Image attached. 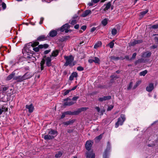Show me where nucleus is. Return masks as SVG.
I'll return each instance as SVG.
<instances>
[{
    "label": "nucleus",
    "mask_w": 158,
    "mask_h": 158,
    "mask_svg": "<svg viewBox=\"0 0 158 158\" xmlns=\"http://www.w3.org/2000/svg\"><path fill=\"white\" fill-rule=\"evenodd\" d=\"M64 57L66 60V62L64 64V65L65 66H67L69 65L70 66L72 62L74 60V57L72 55H70L68 56H65Z\"/></svg>",
    "instance_id": "1"
},
{
    "label": "nucleus",
    "mask_w": 158,
    "mask_h": 158,
    "mask_svg": "<svg viewBox=\"0 0 158 158\" xmlns=\"http://www.w3.org/2000/svg\"><path fill=\"white\" fill-rule=\"evenodd\" d=\"M125 120V117L124 115L121 114L120 115V117L118 118V121L115 123V127L116 128L118 127L119 125H122Z\"/></svg>",
    "instance_id": "2"
},
{
    "label": "nucleus",
    "mask_w": 158,
    "mask_h": 158,
    "mask_svg": "<svg viewBox=\"0 0 158 158\" xmlns=\"http://www.w3.org/2000/svg\"><path fill=\"white\" fill-rule=\"evenodd\" d=\"M86 156L87 158H95V154L93 152L91 149H87Z\"/></svg>",
    "instance_id": "3"
},
{
    "label": "nucleus",
    "mask_w": 158,
    "mask_h": 158,
    "mask_svg": "<svg viewBox=\"0 0 158 158\" xmlns=\"http://www.w3.org/2000/svg\"><path fill=\"white\" fill-rule=\"evenodd\" d=\"M13 79L18 82H21L24 80V77H23V76L15 77L13 78Z\"/></svg>",
    "instance_id": "4"
},
{
    "label": "nucleus",
    "mask_w": 158,
    "mask_h": 158,
    "mask_svg": "<svg viewBox=\"0 0 158 158\" xmlns=\"http://www.w3.org/2000/svg\"><path fill=\"white\" fill-rule=\"evenodd\" d=\"M111 98V96H107L99 98H98V100L100 102H102L103 101L110 100Z\"/></svg>",
    "instance_id": "5"
},
{
    "label": "nucleus",
    "mask_w": 158,
    "mask_h": 158,
    "mask_svg": "<svg viewBox=\"0 0 158 158\" xmlns=\"http://www.w3.org/2000/svg\"><path fill=\"white\" fill-rule=\"evenodd\" d=\"M143 42V40H135L131 42L130 43V45L131 46H134L136 44H139Z\"/></svg>",
    "instance_id": "6"
},
{
    "label": "nucleus",
    "mask_w": 158,
    "mask_h": 158,
    "mask_svg": "<svg viewBox=\"0 0 158 158\" xmlns=\"http://www.w3.org/2000/svg\"><path fill=\"white\" fill-rule=\"evenodd\" d=\"M154 88V84L152 83H150L146 88V90L148 92H150Z\"/></svg>",
    "instance_id": "7"
},
{
    "label": "nucleus",
    "mask_w": 158,
    "mask_h": 158,
    "mask_svg": "<svg viewBox=\"0 0 158 158\" xmlns=\"http://www.w3.org/2000/svg\"><path fill=\"white\" fill-rule=\"evenodd\" d=\"M26 108L28 110V112L30 113H32L34 109V107L32 104H31L30 105H27L26 106Z\"/></svg>",
    "instance_id": "8"
},
{
    "label": "nucleus",
    "mask_w": 158,
    "mask_h": 158,
    "mask_svg": "<svg viewBox=\"0 0 158 158\" xmlns=\"http://www.w3.org/2000/svg\"><path fill=\"white\" fill-rule=\"evenodd\" d=\"M45 61L47 66L48 67L51 66L52 65L51 59L50 57H47L45 58Z\"/></svg>",
    "instance_id": "9"
},
{
    "label": "nucleus",
    "mask_w": 158,
    "mask_h": 158,
    "mask_svg": "<svg viewBox=\"0 0 158 158\" xmlns=\"http://www.w3.org/2000/svg\"><path fill=\"white\" fill-rule=\"evenodd\" d=\"M75 121V119L70 120L64 122L63 124L66 126L72 124Z\"/></svg>",
    "instance_id": "10"
},
{
    "label": "nucleus",
    "mask_w": 158,
    "mask_h": 158,
    "mask_svg": "<svg viewBox=\"0 0 158 158\" xmlns=\"http://www.w3.org/2000/svg\"><path fill=\"white\" fill-rule=\"evenodd\" d=\"M151 52L148 51L146 52H144L142 55V56L143 57L148 58L151 56Z\"/></svg>",
    "instance_id": "11"
},
{
    "label": "nucleus",
    "mask_w": 158,
    "mask_h": 158,
    "mask_svg": "<svg viewBox=\"0 0 158 158\" xmlns=\"http://www.w3.org/2000/svg\"><path fill=\"white\" fill-rule=\"evenodd\" d=\"M69 28V26L68 24H65L64 25L62 26L60 28V30L61 32H63L66 29H68Z\"/></svg>",
    "instance_id": "12"
},
{
    "label": "nucleus",
    "mask_w": 158,
    "mask_h": 158,
    "mask_svg": "<svg viewBox=\"0 0 158 158\" xmlns=\"http://www.w3.org/2000/svg\"><path fill=\"white\" fill-rule=\"evenodd\" d=\"M48 134L53 136L54 138L57 135V132L54 130L51 129L48 132Z\"/></svg>",
    "instance_id": "13"
},
{
    "label": "nucleus",
    "mask_w": 158,
    "mask_h": 158,
    "mask_svg": "<svg viewBox=\"0 0 158 158\" xmlns=\"http://www.w3.org/2000/svg\"><path fill=\"white\" fill-rule=\"evenodd\" d=\"M23 76L24 77V80H25L31 77L32 76V75L30 73L27 72L25 73Z\"/></svg>",
    "instance_id": "14"
},
{
    "label": "nucleus",
    "mask_w": 158,
    "mask_h": 158,
    "mask_svg": "<svg viewBox=\"0 0 158 158\" xmlns=\"http://www.w3.org/2000/svg\"><path fill=\"white\" fill-rule=\"evenodd\" d=\"M91 13V11L89 10H86L81 15V16L82 17H85L89 14Z\"/></svg>",
    "instance_id": "15"
},
{
    "label": "nucleus",
    "mask_w": 158,
    "mask_h": 158,
    "mask_svg": "<svg viewBox=\"0 0 158 158\" xmlns=\"http://www.w3.org/2000/svg\"><path fill=\"white\" fill-rule=\"evenodd\" d=\"M93 143L91 141L89 140L87 141L85 145V148H90L92 145Z\"/></svg>",
    "instance_id": "16"
},
{
    "label": "nucleus",
    "mask_w": 158,
    "mask_h": 158,
    "mask_svg": "<svg viewBox=\"0 0 158 158\" xmlns=\"http://www.w3.org/2000/svg\"><path fill=\"white\" fill-rule=\"evenodd\" d=\"M15 74V72H13L11 74H10L9 76H8L6 78V80L7 81H9L12 79L14 77Z\"/></svg>",
    "instance_id": "17"
},
{
    "label": "nucleus",
    "mask_w": 158,
    "mask_h": 158,
    "mask_svg": "<svg viewBox=\"0 0 158 158\" xmlns=\"http://www.w3.org/2000/svg\"><path fill=\"white\" fill-rule=\"evenodd\" d=\"M44 138L45 140H50L54 138L53 136L51 135L48 134L44 135Z\"/></svg>",
    "instance_id": "18"
},
{
    "label": "nucleus",
    "mask_w": 158,
    "mask_h": 158,
    "mask_svg": "<svg viewBox=\"0 0 158 158\" xmlns=\"http://www.w3.org/2000/svg\"><path fill=\"white\" fill-rule=\"evenodd\" d=\"M76 102H73L72 101H69V102H65L63 104V106H70L73 105L74 103H75Z\"/></svg>",
    "instance_id": "19"
},
{
    "label": "nucleus",
    "mask_w": 158,
    "mask_h": 158,
    "mask_svg": "<svg viewBox=\"0 0 158 158\" xmlns=\"http://www.w3.org/2000/svg\"><path fill=\"white\" fill-rule=\"evenodd\" d=\"M57 34V31L55 30L52 31L49 33V35L51 37L56 36Z\"/></svg>",
    "instance_id": "20"
},
{
    "label": "nucleus",
    "mask_w": 158,
    "mask_h": 158,
    "mask_svg": "<svg viewBox=\"0 0 158 158\" xmlns=\"http://www.w3.org/2000/svg\"><path fill=\"white\" fill-rule=\"evenodd\" d=\"M45 60L44 59H43L41 61L40 63V65L41 66V70H42L44 69V65L45 64Z\"/></svg>",
    "instance_id": "21"
},
{
    "label": "nucleus",
    "mask_w": 158,
    "mask_h": 158,
    "mask_svg": "<svg viewBox=\"0 0 158 158\" xmlns=\"http://www.w3.org/2000/svg\"><path fill=\"white\" fill-rule=\"evenodd\" d=\"M78 17H75L73 18L72 21L70 23L72 25L75 24L77 22Z\"/></svg>",
    "instance_id": "22"
},
{
    "label": "nucleus",
    "mask_w": 158,
    "mask_h": 158,
    "mask_svg": "<svg viewBox=\"0 0 158 158\" xmlns=\"http://www.w3.org/2000/svg\"><path fill=\"white\" fill-rule=\"evenodd\" d=\"M105 5H106V7L104 8V10L105 11H106L108 10L111 6V2H108L107 3L106 5L105 4Z\"/></svg>",
    "instance_id": "23"
},
{
    "label": "nucleus",
    "mask_w": 158,
    "mask_h": 158,
    "mask_svg": "<svg viewBox=\"0 0 158 158\" xmlns=\"http://www.w3.org/2000/svg\"><path fill=\"white\" fill-rule=\"evenodd\" d=\"M46 38V37L44 35H42L39 36L37 39V40L39 41L44 40Z\"/></svg>",
    "instance_id": "24"
},
{
    "label": "nucleus",
    "mask_w": 158,
    "mask_h": 158,
    "mask_svg": "<svg viewBox=\"0 0 158 158\" xmlns=\"http://www.w3.org/2000/svg\"><path fill=\"white\" fill-rule=\"evenodd\" d=\"M102 134H101L99 136L96 137L95 138V140L96 142H98L102 138Z\"/></svg>",
    "instance_id": "25"
},
{
    "label": "nucleus",
    "mask_w": 158,
    "mask_h": 158,
    "mask_svg": "<svg viewBox=\"0 0 158 158\" xmlns=\"http://www.w3.org/2000/svg\"><path fill=\"white\" fill-rule=\"evenodd\" d=\"M48 46L49 45L47 44H44L43 45L40 44L38 46L39 48L40 49L43 48H48Z\"/></svg>",
    "instance_id": "26"
},
{
    "label": "nucleus",
    "mask_w": 158,
    "mask_h": 158,
    "mask_svg": "<svg viewBox=\"0 0 158 158\" xmlns=\"http://www.w3.org/2000/svg\"><path fill=\"white\" fill-rule=\"evenodd\" d=\"M59 51L57 50H56L55 51H53L51 55V56H56L58 54Z\"/></svg>",
    "instance_id": "27"
},
{
    "label": "nucleus",
    "mask_w": 158,
    "mask_h": 158,
    "mask_svg": "<svg viewBox=\"0 0 158 158\" xmlns=\"http://www.w3.org/2000/svg\"><path fill=\"white\" fill-rule=\"evenodd\" d=\"M102 45V43L101 42H98L94 46V48H97L100 47Z\"/></svg>",
    "instance_id": "28"
},
{
    "label": "nucleus",
    "mask_w": 158,
    "mask_h": 158,
    "mask_svg": "<svg viewBox=\"0 0 158 158\" xmlns=\"http://www.w3.org/2000/svg\"><path fill=\"white\" fill-rule=\"evenodd\" d=\"M143 59H138L135 62V64L137 65L138 64L143 62Z\"/></svg>",
    "instance_id": "29"
},
{
    "label": "nucleus",
    "mask_w": 158,
    "mask_h": 158,
    "mask_svg": "<svg viewBox=\"0 0 158 158\" xmlns=\"http://www.w3.org/2000/svg\"><path fill=\"white\" fill-rule=\"evenodd\" d=\"M63 153L61 152H58L56 153V154L55 155V157L56 158H58L60 157L61 156Z\"/></svg>",
    "instance_id": "30"
},
{
    "label": "nucleus",
    "mask_w": 158,
    "mask_h": 158,
    "mask_svg": "<svg viewBox=\"0 0 158 158\" xmlns=\"http://www.w3.org/2000/svg\"><path fill=\"white\" fill-rule=\"evenodd\" d=\"M147 70H145L144 71L141 72L139 73V75L141 76H144L147 73Z\"/></svg>",
    "instance_id": "31"
},
{
    "label": "nucleus",
    "mask_w": 158,
    "mask_h": 158,
    "mask_svg": "<svg viewBox=\"0 0 158 158\" xmlns=\"http://www.w3.org/2000/svg\"><path fill=\"white\" fill-rule=\"evenodd\" d=\"M110 58L111 60H119V57H117L114 56H111Z\"/></svg>",
    "instance_id": "32"
},
{
    "label": "nucleus",
    "mask_w": 158,
    "mask_h": 158,
    "mask_svg": "<svg viewBox=\"0 0 158 158\" xmlns=\"http://www.w3.org/2000/svg\"><path fill=\"white\" fill-rule=\"evenodd\" d=\"M114 40H113L112 41L110 42L108 44L110 48H112L114 46Z\"/></svg>",
    "instance_id": "33"
},
{
    "label": "nucleus",
    "mask_w": 158,
    "mask_h": 158,
    "mask_svg": "<svg viewBox=\"0 0 158 158\" xmlns=\"http://www.w3.org/2000/svg\"><path fill=\"white\" fill-rule=\"evenodd\" d=\"M141 81H137L135 84V85H134L133 87V89H135L141 83Z\"/></svg>",
    "instance_id": "34"
},
{
    "label": "nucleus",
    "mask_w": 158,
    "mask_h": 158,
    "mask_svg": "<svg viewBox=\"0 0 158 158\" xmlns=\"http://www.w3.org/2000/svg\"><path fill=\"white\" fill-rule=\"evenodd\" d=\"M117 33V31L115 28H113L112 29L111 31L112 34L113 35H115Z\"/></svg>",
    "instance_id": "35"
},
{
    "label": "nucleus",
    "mask_w": 158,
    "mask_h": 158,
    "mask_svg": "<svg viewBox=\"0 0 158 158\" xmlns=\"http://www.w3.org/2000/svg\"><path fill=\"white\" fill-rule=\"evenodd\" d=\"M94 62L98 64L99 63L100 60L97 57H95L94 59Z\"/></svg>",
    "instance_id": "36"
},
{
    "label": "nucleus",
    "mask_w": 158,
    "mask_h": 158,
    "mask_svg": "<svg viewBox=\"0 0 158 158\" xmlns=\"http://www.w3.org/2000/svg\"><path fill=\"white\" fill-rule=\"evenodd\" d=\"M1 109L2 112L3 111L6 112L8 111V108L5 106H2Z\"/></svg>",
    "instance_id": "37"
},
{
    "label": "nucleus",
    "mask_w": 158,
    "mask_h": 158,
    "mask_svg": "<svg viewBox=\"0 0 158 158\" xmlns=\"http://www.w3.org/2000/svg\"><path fill=\"white\" fill-rule=\"evenodd\" d=\"M148 11V9H146L145 11L140 12V14L142 16H143L145 15Z\"/></svg>",
    "instance_id": "38"
},
{
    "label": "nucleus",
    "mask_w": 158,
    "mask_h": 158,
    "mask_svg": "<svg viewBox=\"0 0 158 158\" xmlns=\"http://www.w3.org/2000/svg\"><path fill=\"white\" fill-rule=\"evenodd\" d=\"M39 44V42H34L33 43H32L31 44V46L32 47H35L37 45H38Z\"/></svg>",
    "instance_id": "39"
},
{
    "label": "nucleus",
    "mask_w": 158,
    "mask_h": 158,
    "mask_svg": "<svg viewBox=\"0 0 158 158\" xmlns=\"http://www.w3.org/2000/svg\"><path fill=\"white\" fill-rule=\"evenodd\" d=\"M102 24L104 26H106L107 23V20L106 19H104L102 22Z\"/></svg>",
    "instance_id": "40"
},
{
    "label": "nucleus",
    "mask_w": 158,
    "mask_h": 158,
    "mask_svg": "<svg viewBox=\"0 0 158 158\" xmlns=\"http://www.w3.org/2000/svg\"><path fill=\"white\" fill-rule=\"evenodd\" d=\"M109 156L107 152H105L103 155V158H108Z\"/></svg>",
    "instance_id": "41"
},
{
    "label": "nucleus",
    "mask_w": 158,
    "mask_h": 158,
    "mask_svg": "<svg viewBox=\"0 0 158 158\" xmlns=\"http://www.w3.org/2000/svg\"><path fill=\"white\" fill-rule=\"evenodd\" d=\"M77 69L79 71H82L84 70V68L81 66H79L77 67Z\"/></svg>",
    "instance_id": "42"
},
{
    "label": "nucleus",
    "mask_w": 158,
    "mask_h": 158,
    "mask_svg": "<svg viewBox=\"0 0 158 158\" xmlns=\"http://www.w3.org/2000/svg\"><path fill=\"white\" fill-rule=\"evenodd\" d=\"M66 115L69 114V115H73V112H71V111H67L64 112Z\"/></svg>",
    "instance_id": "43"
},
{
    "label": "nucleus",
    "mask_w": 158,
    "mask_h": 158,
    "mask_svg": "<svg viewBox=\"0 0 158 158\" xmlns=\"http://www.w3.org/2000/svg\"><path fill=\"white\" fill-rule=\"evenodd\" d=\"M71 91L70 89L66 90L64 92V95L65 96V95H67Z\"/></svg>",
    "instance_id": "44"
},
{
    "label": "nucleus",
    "mask_w": 158,
    "mask_h": 158,
    "mask_svg": "<svg viewBox=\"0 0 158 158\" xmlns=\"http://www.w3.org/2000/svg\"><path fill=\"white\" fill-rule=\"evenodd\" d=\"M136 55V53H134L133 54L132 56V57L130 59V60H132L133 59H134Z\"/></svg>",
    "instance_id": "45"
},
{
    "label": "nucleus",
    "mask_w": 158,
    "mask_h": 158,
    "mask_svg": "<svg viewBox=\"0 0 158 158\" xmlns=\"http://www.w3.org/2000/svg\"><path fill=\"white\" fill-rule=\"evenodd\" d=\"M113 107H114L113 106L111 105L108 107V108L107 109V110L108 111L110 110L111 109H112L113 108Z\"/></svg>",
    "instance_id": "46"
},
{
    "label": "nucleus",
    "mask_w": 158,
    "mask_h": 158,
    "mask_svg": "<svg viewBox=\"0 0 158 158\" xmlns=\"http://www.w3.org/2000/svg\"><path fill=\"white\" fill-rule=\"evenodd\" d=\"M79 98V97L78 96L74 97L72 98V100L74 101H74L76 102Z\"/></svg>",
    "instance_id": "47"
},
{
    "label": "nucleus",
    "mask_w": 158,
    "mask_h": 158,
    "mask_svg": "<svg viewBox=\"0 0 158 158\" xmlns=\"http://www.w3.org/2000/svg\"><path fill=\"white\" fill-rule=\"evenodd\" d=\"M71 75L74 77H76L77 76V73L76 72H74L72 73Z\"/></svg>",
    "instance_id": "48"
},
{
    "label": "nucleus",
    "mask_w": 158,
    "mask_h": 158,
    "mask_svg": "<svg viewBox=\"0 0 158 158\" xmlns=\"http://www.w3.org/2000/svg\"><path fill=\"white\" fill-rule=\"evenodd\" d=\"M39 48H40L39 47L34 48H33V50L36 52H38L39 50Z\"/></svg>",
    "instance_id": "49"
},
{
    "label": "nucleus",
    "mask_w": 158,
    "mask_h": 158,
    "mask_svg": "<svg viewBox=\"0 0 158 158\" xmlns=\"http://www.w3.org/2000/svg\"><path fill=\"white\" fill-rule=\"evenodd\" d=\"M132 85H133L132 82H130L129 85L127 88L128 89H130L132 87Z\"/></svg>",
    "instance_id": "50"
},
{
    "label": "nucleus",
    "mask_w": 158,
    "mask_h": 158,
    "mask_svg": "<svg viewBox=\"0 0 158 158\" xmlns=\"http://www.w3.org/2000/svg\"><path fill=\"white\" fill-rule=\"evenodd\" d=\"M8 88L7 87H2V89L3 91H5L7 89H8Z\"/></svg>",
    "instance_id": "51"
},
{
    "label": "nucleus",
    "mask_w": 158,
    "mask_h": 158,
    "mask_svg": "<svg viewBox=\"0 0 158 158\" xmlns=\"http://www.w3.org/2000/svg\"><path fill=\"white\" fill-rule=\"evenodd\" d=\"M2 6L3 9H5L6 7V4L4 2H3L2 4Z\"/></svg>",
    "instance_id": "52"
},
{
    "label": "nucleus",
    "mask_w": 158,
    "mask_h": 158,
    "mask_svg": "<svg viewBox=\"0 0 158 158\" xmlns=\"http://www.w3.org/2000/svg\"><path fill=\"white\" fill-rule=\"evenodd\" d=\"M152 28L154 29H157L158 28V24L153 25L152 26Z\"/></svg>",
    "instance_id": "53"
},
{
    "label": "nucleus",
    "mask_w": 158,
    "mask_h": 158,
    "mask_svg": "<svg viewBox=\"0 0 158 158\" xmlns=\"http://www.w3.org/2000/svg\"><path fill=\"white\" fill-rule=\"evenodd\" d=\"M71 99L69 98H67L64 99V101L65 102L71 100Z\"/></svg>",
    "instance_id": "54"
},
{
    "label": "nucleus",
    "mask_w": 158,
    "mask_h": 158,
    "mask_svg": "<svg viewBox=\"0 0 158 158\" xmlns=\"http://www.w3.org/2000/svg\"><path fill=\"white\" fill-rule=\"evenodd\" d=\"M73 115H77L79 114V113L78 111V110H77L76 111H74L73 112Z\"/></svg>",
    "instance_id": "55"
},
{
    "label": "nucleus",
    "mask_w": 158,
    "mask_h": 158,
    "mask_svg": "<svg viewBox=\"0 0 158 158\" xmlns=\"http://www.w3.org/2000/svg\"><path fill=\"white\" fill-rule=\"evenodd\" d=\"M80 109L82 112L83 111L86 110L87 109V108L86 107H82L81 108H80Z\"/></svg>",
    "instance_id": "56"
},
{
    "label": "nucleus",
    "mask_w": 158,
    "mask_h": 158,
    "mask_svg": "<svg viewBox=\"0 0 158 158\" xmlns=\"http://www.w3.org/2000/svg\"><path fill=\"white\" fill-rule=\"evenodd\" d=\"M51 51L50 50H47L45 51H44V53L45 54H48V53H49Z\"/></svg>",
    "instance_id": "57"
},
{
    "label": "nucleus",
    "mask_w": 158,
    "mask_h": 158,
    "mask_svg": "<svg viewBox=\"0 0 158 158\" xmlns=\"http://www.w3.org/2000/svg\"><path fill=\"white\" fill-rule=\"evenodd\" d=\"M86 26H83L81 27V29L83 31H85L86 29Z\"/></svg>",
    "instance_id": "58"
},
{
    "label": "nucleus",
    "mask_w": 158,
    "mask_h": 158,
    "mask_svg": "<svg viewBox=\"0 0 158 158\" xmlns=\"http://www.w3.org/2000/svg\"><path fill=\"white\" fill-rule=\"evenodd\" d=\"M154 40L157 44H158V37H155L154 38Z\"/></svg>",
    "instance_id": "59"
},
{
    "label": "nucleus",
    "mask_w": 158,
    "mask_h": 158,
    "mask_svg": "<svg viewBox=\"0 0 158 158\" xmlns=\"http://www.w3.org/2000/svg\"><path fill=\"white\" fill-rule=\"evenodd\" d=\"M44 19L42 17L40 18V24H41L42 23Z\"/></svg>",
    "instance_id": "60"
},
{
    "label": "nucleus",
    "mask_w": 158,
    "mask_h": 158,
    "mask_svg": "<svg viewBox=\"0 0 158 158\" xmlns=\"http://www.w3.org/2000/svg\"><path fill=\"white\" fill-rule=\"evenodd\" d=\"M157 45H153V46H151V48H152V49H155V48H157Z\"/></svg>",
    "instance_id": "61"
},
{
    "label": "nucleus",
    "mask_w": 158,
    "mask_h": 158,
    "mask_svg": "<svg viewBox=\"0 0 158 158\" xmlns=\"http://www.w3.org/2000/svg\"><path fill=\"white\" fill-rule=\"evenodd\" d=\"M33 55H31V56L28 55L27 56V58H28V59H32V57H33Z\"/></svg>",
    "instance_id": "62"
},
{
    "label": "nucleus",
    "mask_w": 158,
    "mask_h": 158,
    "mask_svg": "<svg viewBox=\"0 0 158 158\" xmlns=\"http://www.w3.org/2000/svg\"><path fill=\"white\" fill-rule=\"evenodd\" d=\"M96 29V28L95 27H93L91 29V32H93Z\"/></svg>",
    "instance_id": "63"
},
{
    "label": "nucleus",
    "mask_w": 158,
    "mask_h": 158,
    "mask_svg": "<svg viewBox=\"0 0 158 158\" xmlns=\"http://www.w3.org/2000/svg\"><path fill=\"white\" fill-rule=\"evenodd\" d=\"M65 115L66 114H65V113L64 112L62 114V115L61 116V118H64L65 117Z\"/></svg>",
    "instance_id": "64"
}]
</instances>
